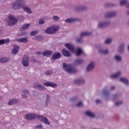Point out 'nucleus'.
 <instances>
[{
  "instance_id": "obj_1",
  "label": "nucleus",
  "mask_w": 129,
  "mask_h": 129,
  "mask_svg": "<svg viewBox=\"0 0 129 129\" xmlns=\"http://www.w3.org/2000/svg\"><path fill=\"white\" fill-rule=\"evenodd\" d=\"M24 6H25V2L22 0H18L13 4L12 9H13V10H19V9L22 8L23 10H24L26 13L32 14L31 9L29 7L27 6L24 7Z\"/></svg>"
},
{
  "instance_id": "obj_2",
  "label": "nucleus",
  "mask_w": 129,
  "mask_h": 129,
  "mask_svg": "<svg viewBox=\"0 0 129 129\" xmlns=\"http://www.w3.org/2000/svg\"><path fill=\"white\" fill-rule=\"evenodd\" d=\"M37 118L42 121V122H44V124H47V125H50V122H49V120H48V119L46 117L42 115H37L34 113L27 114L25 115V118L26 119H35V118Z\"/></svg>"
},
{
  "instance_id": "obj_3",
  "label": "nucleus",
  "mask_w": 129,
  "mask_h": 129,
  "mask_svg": "<svg viewBox=\"0 0 129 129\" xmlns=\"http://www.w3.org/2000/svg\"><path fill=\"white\" fill-rule=\"evenodd\" d=\"M63 68L67 72L70 74L76 73L77 70L71 64H67L66 63H63Z\"/></svg>"
},
{
  "instance_id": "obj_4",
  "label": "nucleus",
  "mask_w": 129,
  "mask_h": 129,
  "mask_svg": "<svg viewBox=\"0 0 129 129\" xmlns=\"http://www.w3.org/2000/svg\"><path fill=\"white\" fill-rule=\"evenodd\" d=\"M9 18L10 20L8 21L9 26H14V25H16V24L18 23V19L17 18H15L14 16L10 15L9 16Z\"/></svg>"
},
{
  "instance_id": "obj_5",
  "label": "nucleus",
  "mask_w": 129,
  "mask_h": 129,
  "mask_svg": "<svg viewBox=\"0 0 129 129\" xmlns=\"http://www.w3.org/2000/svg\"><path fill=\"white\" fill-rule=\"evenodd\" d=\"M58 31V28L49 27L45 30L46 34H55Z\"/></svg>"
},
{
  "instance_id": "obj_6",
  "label": "nucleus",
  "mask_w": 129,
  "mask_h": 129,
  "mask_svg": "<svg viewBox=\"0 0 129 129\" xmlns=\"http://www.w3.org/2000/svg\"><path fill=\"white\" fill-rule=\"evenodd\" d=\"M22 64L24 67H28L29 66V56L24 55L22 58Z\"/></svg>"
},
{
  "instance_id": "obj_7",
  "label": "nucleus",
  "mask_w": 129,
  "mask_h": 129,
  "mask_svg": "<svg viewBox=\"0 0 129 129\" xmlns=\"http://www.w3.org/2000/svg\"><path fill=\"white\" fill-rule=\"evenodd\" d=\"M43 85H44V86H47V87H52L53 88H55V87L57 86L56 84L53 83L51 82H47L46 83H44L43 84Z\"/></svg>"
},
{
  "instance_id": "obj_8",
  "label": "nucleus",
  "mask_w": 129,
  "mask_h": 129,
  "mask_svg": "<svg viewBox=\"0 0 129 129\" xmlns=\"http://www.w3.org/2000/svg\"><path fill=\"white\" fill-rule=\"evenodd\" d=\"M65 47H66V48H67V49H68L70 51H71L72 52H74L75 48L73 44L66 43L65 44Z\"/></svg>"
},
{
  "instance_id": "obj_9",
  "label": "nucleus",
  "mask_w": 129,
  "mask_h": 129,
  "mask_svg": "<svg viewBox=\"0 0 129 129\" xmlns=\"http://www.w3.org/2000/svg\"><path fill=\"white\" fill-rule=\"evenodd\" d=\"M34 88H36V89H38V90H44L45 89V87L42 86L38 83H35L33 85Z\"/></svg>"
},
{
  "instance_id": "obj_10",
  "label": "nucleus",
  "mask_w": 129,
  "mask_h": 129,
  "mask_svg": "<svg viewBox=\"0 0 129 129\" xmlns=\"http://www.w3.org/2000/svg\"><path fill=\"white\" fill-rule=\"evenodd\" d=\"M19 50H20V47H19V45L14 46V48L12 49V54H14V55H17V54H18V52H19Z\"/></svg>"
},
{
  "instance_id": "obj_11",
  "label": "nucleus",
  "mask_w": 129,
  "mask_h": 129,
  "mask_svg": "<svg viewBox=\"0 0 129 129\" xmlns=\"http://www.w3.org/2000/svg\"><path fill=\"white\" fill-rule=\"evenodd\" d=\"M43 56H46V57H50L53 54V52L51 50H45L44 52L42 53Z\"/></svg>"
},
{
  "instance_id": "obj_12",
  "label": "nucleus",
  "mask_w": 129,
  "mask_h": 129,
  "mask_svg": "<svg viewBox=\"0 0 129 129\" xmlns=\"http://www.w3.org/2000/svg\"><path fill=\"white\" fill-rule=\"evenodd\" d=\"M94 66H95V63L94 62H91L87 68V71H91L94 68Z\"/></svg>"
},
{
  "instance_id": "obj_13",
  "label": "nucleus",
  "mask_w": 129,
  "mask_h": 129,
  "mask_svg": "<svg viewBox=\"0 0 129 129\" xmlns=\"http://www.w3.org/2000/svg\"><path fill=\"white\" fill-rule=\"evenodd\" d=\"M52 58L53 59V60H56V59H60V58H61V53L59 52L54 53Z\"/></svg>"
},
{
  "instance_id": "obj_14",
  "label": "nucleus",
  "mask_w": 129,
  "mask_h": 129,
  "mask_svg": "<svg viewBox=\"0 0 129 129\" xmlns=\"http://www.w3.org/2000/svg\"><path fill=\"white\" fill-rule=\"evenodd\" d=\"M15 41H17V42H20L21 43H28V39L25 37L20 39H16Z\"/></svg>"
},
{
  "instance_id": "obj_15",
  "label": "nucleus",
  "mask_w": 129,
  "mask_h": 129,
  "mask_svg": "<svg viewBox=\"0 0 129 129\" xmlns=\"http://www.w3.org/2000/svg\"><path fill=\"white\" fill-rule=\"evenodd\" d=\"M116 15L115 12H109L106 14V18H112V17H115Z\"/></svg>"
},
{
  "instance_id": "obj_16",
  "label": "nucleus",
  "mask_w": 129,
  "mask_h": 129,
  "mask_svg": "<svg viewBox=\"0 0 129 129\" xmlns=\"http://www.w3.org/2000/svg\"><path fill=\"white\" fill-rule=\"evenodd\" d=\"M61 52L65 57H70V52L68 50H66V49H63Z\"/></svg>"
},
{
  "instance_id": "obj_17",
  "label": "nucleus",
  "mask_w": 129,
  "mask_h": 129,
  "mask_svg": "<svg viewBox=\"0 0 129 129\" xmlns=\"http://www.w3.org/2000/svg\"><path fill=\"white\" fill-rule=\"evenodd\" d=\"M85 114L90 117H95V114L91 112L90 111H86Z\"/></svg>"
},
{
  "instance_id": "obj_18",
  "label": "nucleus",
  "mask_w": 129,
  "mask_h": 129,
  "mask_svg": "<svg viewBox=\"0 0 129 129\" xmlns=\"http://www.w3.org/2000/svg\"><path fill=\"white\" fill-rule=\"evenodd\" d=\"M10 61V58L8 57H2L0 58V63H7Z\"/></svg>"
},
{
  "instance_id": "obj_19",
  "label": "nucleus",
  "mask_w": 129,
  "mask_h": 129,
  "mask_svg": "<svg viewBox=\"0 0 129 129\" xmlns=\"http://www.w3.org/2000/svg\"><path fill=\"white\" fill-rule=\"evenodd\" d=\"M19 102V100L17 99H11L10 101L8 102L9 105H13V104H16V103H18Z\"/></svg>"
},
{
  "instance_id": "obj_20",
  "label": "nucleus",
  "mask_w": 129,
  "mask_h": 129,
  "mask_svg": "<svg viewBox=\"0 0 129 129\" xmlns=\"http://www.w3.org/2000/svg\"><path fill=\"white\" fill-rule=\"evenodd\" d=\"M78 19L75 18H69L66 20L67 23H74V22H77Z\"/></svg>"
},
{
  "instance_id": "obj_21",
  "label": "nucleus",
  "mask_w": 129,
  "mask_h": 129,
  "mask_svg": "<svg viewBox=\"0 0 129 129\" xmlns=\"http://www.w3.org/2000/svg\"><path fill=\"white\" fill-rule=\"evenodd\" d=\"M120 81H121V82H123V83H124L126 85H128L129 84L128 80L125 78H121L120 79Z\"/></svg>"
},
{
  "instance_id": "obj_22",
  "label": "nucleus",
  "mask_w": 129,
  "mask_h": 129,
  "mask_svg": "<svg viewBox=\"0 0 129 129\" xmlns=\"http://www.w3.org/2000/svg\"><path fill=\"white\" fill-rule=\"evenodd\" d=\"M121 75V73L120 72H118L115 74L111 75L110 76V78H117L119 76Z\"/></svg>"
},
{
  "instance_id": "obj_23",
  "label": "nucleus",
  "mask_w": 129,
  "mask_h": 129,
  "mask_svg": "<svg viewBox=\"0 0 129 129\" xmlns=\"http://www.w3.org/2000/svg\"><path fill=\"white\" fill-rule=\"evenodd\" d=\"M92 33L88 32H84L81 33V37H85L86 36H90Z\"/></svg>"
},
{
  "instance_id": "obj_24",
  "label": "nucleus",
  "mask_w": 129,
  "mask_h": 129,
  "mask_svg": "<svg viewBox=\"0 0 129 129\" xmlns=\"http://www.w3.org/2000/svg\"><path fill=\"white\" fill-rule=\"evenodd\" d=\"M84 83V81L83 80H76L75 81V84H77L78 85H81V84H83Z\"/></svg>"
},
{
  "instance_id": "obj_25",
  "label": "nucleus",
  "mask_w": 129,
  "mask_h": 129,
  "mask_svg": "<svg viewBox=\"0 0 129 129\" xmlns=\"http://www.w3.org/2000/svg\"><path fill=\"white\" fill-rule=\"evenodd\" d=\"M29 24H25V25L22 26V28H21V31H25V30H27V29L29 28Z\"/></svg>"
},
{
  "instance_id": "obj_26",
  "label": "nucleus",
  "mask_w": 129,
  "mask_h": 129,
  "mask_svg": "<svg viewBox=\"0 0 129 129\" xmlns=\"http://www.w3.org/2000/svg\"><path fill=\"white\" fill-rule=\"evenodd\" d=\"M83 62V59H76L75 61V65H80V64H82Z\"/></svg>"
},
{
  "instance_id": "obj_27",
  "label": "nucleus",
  "mask_w": 129,
  "mask_h": 129,
  "mask_svg": "<svg viewBox=\"0 0 129 129\" xmlns=\"http://www.w3.org/2000/svg\"><path fill=\"white\" fill-rule=\"evenodd\" d=\"M10 42V39L8 38L6 39H1L0 40V45H4L5 43H9Z\"/></svg>"
},
{
  "instance_id": "obj_28",
  "label": "nucleus",
  "mask_w": 129,
  "mask_h": 129,
  "mask_svg": "<svg viewBox=\"0 0 129 129\" xmlns=\"http://www.w3.org/2000/svg\"><path fill=\"white\" fill-rule=\"evenodd\" d=\"M106 26H107V22L100 23L98 25V28H104V27H106Z\"/></svg>"
},
{
  "instance_id": "obj_29",
  "label": "nucleus",
  "mask_w": 129,
  "mask_h": 129,
  "mask_svg": "<svg viewBox=\"0 0 129 129\" xmlns=\"http://www.w3.org/2000/svg\"><path fill=\"white\" fill-rule=\"evenodd\" d=\"M99 52L101 53V54H103L104 55H106V54H108V50H99Z\"/></svg>"
},
{
  "instance_id": "obj_30",
  "label": "nucleus",
  "mask_w": 129,
  "mask_h": 129,
  "mask_svg": "<svg viewBox=\"0 0 129 129\" xmlns=\"http://www.w3.org/2000/svg\"><path fill=\"white\" fill-rule=\"evenodd\" d=\"M127 4V1L126 0H121L120 2V6H124Z\"/></svg>"
},
{
  "instance_id": "obj_31",
  "label": "nucleus",
  "mask_w": 129,
  "mask_h": 129,
  "mask_svg": "<svg viewBox=\"0 0 129 129\" xmlns=\"http://www.w3.org/2000/svg\"><path fill=\"white\" fill-rule=\"evenodd\" d=\"M82 50L80 48H78V50L77 51L76 54L77 56H80L81 54H82Z\"/></svg>"
},
{
  "instance_id": "obj_32",
  "label": "nucleus",
  "mask_w": 129,
  "mask_h": 129,
  "mask_svg": "<svg viewBox=\"0 0 129 129\" xmlns=\"http://www.w3.org/2000/svg\"><path fill=\"white\" fill-rule=\"evenodd\" d=\"M115 58L116 60H117V61H121L122 60V58L119 55L115 56Z\"/></svg>"
},
{
  "instance_id": "obj_33",
  "label": "nucleus",
  "mask_w": 129,
  "mask_h": 129,
  "mask_svg": "<svg viewBox=\"0 0 129 129\" xmlns=\"http://www.w3.org/2000/svg\"><path fill=\"white\" fill-rule=\"evenodd\" d=\"M38 34V31H34L30 33V36H35Z\"/></svg>"
},
{
  "instance_id": "obj_34",
  "label": "nucleus",
  "mask_w": 129,
  "mask_h": 129,
  "mask_svg": "<svg viewBox=\"0 0 129 129\" xmlns=\"http://www.w3.org/2000/svg\"><path fill=\"white\" fill-rule=\"evenodd\" d=\"M77 106L78 107H80L81 106H83V103L82 102L80 101L78 104H77Z\"/></svg>"
},
{
  "instance_id": "obj_35",
  "label": "nucleus",
  "mask_w": 129,
  "mask_h": 129,
  "mask_svg": "<svg viewBox=\"0 0 129 129\" xmlns=\"http://www.w3.org/2000/svg\"><path fill=\"white\" fill-rule=\"evenodd\" d=\"M112 42V40L111 39H108L105 41L106 44H110Z\"/></svg>"
},
{
  "instance_id": "obj_36",
  "label": "nucleus",
  "mask_w": 129,
  "mask_h": 129,
  "mask_svg": "<svg viewBox=\"0 0 129 129\" xmlns=\"http://www.w3.org/2000/svg\"><path fill=\"white\" fill-rule=\"evenodd\" d=\"M44 23H45V21L43 19H41L39 20V24H40V25H42V24H44Z\"/></svg>"
},
{
  "instance_id": "obj_37",
  "label": "nucleus",
  "mask_w": 129,
  "mask_h": 129,
  "mask_svg": "<svg viewBox=\"0 0 129 129\" xmlns=\"http://www.w3.org/2000/svg\"><path fill=\"white\" fill-rule=\"evenodd\" d=\"M123 103L122 102H118L115 103V105L117 106H119V105H121Z\"/></svg>"
},
{
  "instance_id": "obj_38",
  "label": "nucleus",
  "mask_w": 129,
  "mask_h": 129,
  "mask_svg": "<svg viewBox=\"0 0 129 129\" xmlns=\"http://www.w3.org/2000/svg\"><path fill=\"white\" fill-rule=\"evenodd\" d=\"M52 19L54 21H58L59 18L58 16H54Z\"/></svg>"
},
{
  "instance_id": "obj_39",
  "label": "nucleus",
  "mask_w": 129,
  "mask_h": 129,
  "mask_svg": "<svg viewBox=\"0 0 129 129\" xmlns=\"http://www.w3.org/2000/svg\"><path fill=\"white\" fill-rule=\"evenodd\" d=\"M82 41V38H78L76 40L77 43H81Z\"/></svg>"
},
{
  "instance_id": "obj_40",
  "label": "nucleus",
  "mask_w": 129,
  "mask_h": 129,
  "mask_svg": "<svg viewBox=\"0 0 129 129\" xmlns=\"http://www.w3.org/2000/svg\"><path fill=\"white\" fill-rule=\"evenodd\" d=\"M123 47H124V44H122L119 46V50H123Z\"/></svg>"
},
{
  "instance_id": "obj_41",
  "label": "nucleus",
  "mask_w": 129,
  "mask_h": 129,
  "mask_svg": "<svg viewBox=\"0 0 129 129\" xmlns=\"http://www.w3.org/2000/svg\"><path fill=\"white\" fill-rule=\"evenodd\" d=\"M22 91L23 93H25V94H28L29 93V91L27 90H23Z\"/></svg>"
},
{
  "instance_id": "obj_42",
  "label": "nucleus",
  "mask_w": 129,
  "mask_h": 129,
  "mask_svg": "<svg viewBox=\"0 0 129 129\" xmlns=\"http://www.w3.org/2000/svg\"><path fill=\"white\" fill-rule=\"evenodd\" d=\"M49 99H50V96H49V95H47V99H46V104L47 103H48V102H49Z\"/></svg>"
},
{
  "instance_id": "obj_43",
  "label": "nucleus",
  "mask_w": 129,
  "mask_h": 129,
  "mask_svg": "<svg viewBox=\"0 0 129 129\" xmlns=\"http://www.w3.org/2000/svg\"><path fill=\"white\" fill-rule=\"evenodd\" d=\"M43 127V126L42 125H37L35 126L36 128H42Z\"/></svg>"
},
{
  "instance_id": "obj_44",
  "label": "nucleus",
  "mask_w": 129,
  "mask_h": 129,
  "mask_svg": "<svg viewBox=\"0 0 129 129\" xmlns=\"http://www.w3.org/2000/svg\"><path fill=\"white\" fill-rule=\"evenodd\" d=\"M52 72L51 71H46L45 73V74L46 75H50V74H51Z\"/></svg>"
},
{
  "instance_id": "obj_45",
  "label": "nucleus",
  "mask_w": 129,
  "mask_h": 129,
  "mask_svg": "<svg viewBox=\"0 0 129 129\" xmlns=\"http://www.w3.org/2000/svg\"><path fill=\"white\" fill-rule=\"evenodd\" d=\"M114 89H115V87L114 86H112L111 87V90H114Z\"/></svg>"
},
{
  "instance_id": "obj_46",
  "label": "nucleus",
  "mask_w": 129,
  "mask_h": 129,
  "mask_svg": "<svg viewBox=\"0 0 129 129\" xmlns=\"http://www.w3.org/2000/svg\"><path fill=\"white\" fill-rule=\"evenodd\" d=\"M96 102L97 103H100V100H96Z\"/></svg>"
},
{
  "instance_id": "obj_47",
  "label": "nucleus",
  "mask_w": 129,
  "mask_h": 129,
  "mask_svg": "<svg viewBox=\"0 0 129 129\" xmlns=\"http://www.w3.org/2000/svg\"><path fill=\"white\" fill-rule=\"evenodd\" d=\"M36 53L37 54V55H40L41 54V51H37Z\"/></svg>"
},
{
  "instance_id": "obj_48",
  "label": "nucleus",
  "mask_w": 129,
  "mask_h": 129,
  "mask_svg": "<svg viewBox=\"0 0 129 129\" xmlns=\"http://www.w3.org/2000/svg\"><path fill=\"white\" fill-rule=\"evenodd\" d=\"M22 96L23 98H27V96H26L25 95H22Z\"/></svg>"
},
{
  "instance_id": "obj_49",
  "label": "nucleus",
  "mask_w": 129,
  "mask_h": 129,
  "mask_svg": "<svg viewBox=\"0 0 129 129\" xmlns=\"http://www.w3.org/2000/svg\"><path fill=\"white\" fill-rule=\"evenodd\" d=\"M103 91L104 93H106V92L105 91V90H103Z\"/></svg>"
},
{
  "instance_id": "obj_50",
  "label": "nucleus",
  "mask_w": 129,
  "mask_h": 129,
  "mask_svg": "<svg viewBox=\"0 0 129 129\" xmlns=\"http://www.w3.org/2000/svg\"><path fill=\"white\" fill-rule=\"evenodd\" d=\"M127 15H129V11H128V12H127Z\"/></svg>"
},
{
  "instance_id": "obj_51",
  "label": "nucleus",
  "mask_w": 129,
  "mask_h": 129,
  "mask_svg": "<svg viewBox=\"0 0 129 129\" xmlns=\"http://www.w3.org/2000/svg\"><path fill=\"white\" fill-rule=\"evenodd\" d=\"M114 98H116V95H115V96H114Z\"/></svg>"
},
{
  "instance_id": "obj_52",
  "label": "nucleus",
  "mask_w": 129,
  "mask_h": 129,
  "mask_svg": "<svg viewBox=\"0 0 129 129\" xmlns=\"http://www.w3.org/2000/svg\"><path fill=\"white\" fill-rule=\"evenodd\" d=\"M127 8H129V4L127 6Z\"/></svg>"
},
{
  "instance_id": "obj_53",
  "label": "nucleus",
  "mask_w": 129,
  "mask_h": 129,
  "mask_svg": "<svg viewBox=\"0 0 129 129\" xmlns=\"http://www.w3.org/2000/svg\"><path fill=\"white\" fill-rule=\"evenodd\" d=\"M128 50L129 51V45L128 46Z\"/></svg>"
},
{
  "instance_id": "obj_54",
  "label": "nucleus",
  "mask_w": 129,
  "mask_h": 129,
  "mask_svg": "<svg viewBox=\"0 0 129 129\" xmlns=\"http://www.w3.org/2000/svg\"><path fill=\"white\" fill-rule=\"evenodd\" d=\"M0 99H2V96H0Z\"/></svg>"
}]
</instances>
